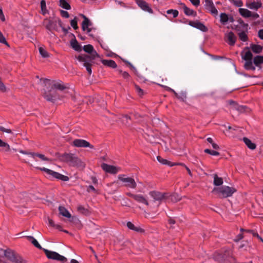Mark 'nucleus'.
Here are the masks:
<instances>
[{"mask_svg":"<svg viewBox=\"0 0 263 263\" xmlns=\"http://www.w3.org/2000/svg\"><path fill=\"white\" fill-rule=\"evenodd\" d=\"M253 66L258 68L259 69L263 68V56L257 55L253 60Z\"/></svg>","mask_w":263,"mask_h":263,"instance_id":"18","label":"nucleus"},{"mask_svg":"<svg viewBox=\"0 0 263 263\" xmlns=\"http://www.w3.org/2000/svg\"><path fill=\"white\" fill-rule=\"evenodd\" d=\"M0 43L4 44L7 46H9V45L7 42L5 36L3 35L2 32H0Z\"/></svg>","mask_w":263,"mask_h":263,"instance_id":"48","label":"nucleus"},{"mask_svg":"<svg viewBox=\"0 0 263 263\" xmlns=\"http://www.w3.org/2000/svg\"><path fill=\"white\" fill-rule=\"evenodd\" d=\"M241 58L245 61L244 67L248 70L254 71L255 70V66L253 64V55L249 48H246L241 53Z\"/></svg>","mask_w":263,"mask_h":263,"instance_id":"2","label":"nucleus"},{"mask_svg":"<svg viewBox=\"0 0 263 263\" xmlns=\"http://www.w3.org/2000/svg\"><path fill=\"white\" fill-rule=\"evenodd\" d=\"M213 183L216 186L221 185L223 183V179L222 178L218 177L217 175H214Z\"/></svg>","mask_w":263,"mask_h":263,"instance_id":"35","label":"nucleus"},{"mask_svg":"<svg viewBox=\"0 0 263 263\" xmlns=\"http://www.w3.org/2000/svg\"><path fill=\"white\" fill-rule=\"evenodd\" d=\"M19 152L23 154H25V155L30 156L31 157H32L34 159L35 161H37L35 159V157H38L41 159H42V160H44V161H49V159L46 157L45 156V155H44L43 154H37V153H29V152H27L26 151H24L23 150H20Z\"/></svg>","mask_w":263,"mask_h":263,"instance_id":"15","label":"nucleus"},{"mask_svg":"<svg viewBox=\"0 0 263 263\" xmlns=\"http://www.w3.org/2000/svg\"><path fill=\"white\" fill-rule=\"evenodd\" d=\"M52 88L59 89L64 90L66 88V87L63 84L61 81L54 82L52 85Z\"/></svg>","mask_w":263,"mask_h":263,"instance_id":"28","label":"nucleus"},{"mask_svg":"<svg viewBox=\"0 0 263 263\" xmlns=\"http://www.w3.org/2000/svg\"><path fill=\"white\" fill-rule=\"evenodd\" d=\"M204 152L205 153H207V154H209L210 155H211L212 156H218L219 155V153L217 152V151H213V150H210L209 149H205L204 150Z\"/></svg>","mask_w":263,"mask_h":263,"instance_id":"46","label":"nucleus"},{"mask_svg":"<svg viewBox=\"0 0 263 263\" xmlns=\"http://www.w3.org/2000/svg\"><path fill=\"white\" fill-rule=\"evenodd\" d=\"M74 155L71 154H65L62 156V159L64 161L69 163L70 164L73 159Z\"/></svg>","mask_w":263,"mask_h":263,"instance_id":"29","label":"nucleus"},{"mask_svg":"<svg viewBox=\"0 0 263 263\" xmlns=\"http://www.w3.org/2000/svg\"><path fill=\"white\" fill-rule=\"evenodd\" d=\"M189 25L204 32L208 30L207 28L202 23L198 21H191L189 23Z\"/></svg>","mask_w":263,"mask_h":263,"instance_id":"19","label":"nucleus"},{"mask_svg":"<svg viewBox=\"0 0 263 263\" xmlns=\"http://www.w3.org/2000/svg\"><path fill=\"white\" fill-rule=\"evenodd\" d=\"M157 160L162 164L168 165L170 166H173L174 164H172V163L170 161H168L167 160L163 159L160 156L157 157Z\"/></svg>","mask_w":263,"mask_h":263,"instance_id":"38","label":"nucleus"},{"mask_svg":"<svg viewBox=\"0 0 263 263\" xmlns=\"http://www.w3.org/2000/svg\"><path fill=\"white\" fill-rule=\"evenodd\" d=\"M77 60L83 63V65L86 67L88 73L91 74V64L90 62L91 61V57L89 55L82 54L79 55L76 58Z\"/></svg>","mask_w":263,"mask_h":263,"instance_id":"7","label":"nucleus"},{"mask_svg":"<svg viewBox=\"0 0 263 263\" xmlns=\"http://www.w3.org/2000/svg\"><path fill=\"white\" fill-rule=\"evenodd\" d=\"M243 141L246 145L251 149H254L256 148L255 143H252L251 141L247 138H243Z\"/></svg>","mask_w":263,"mask_h":263,"instance_id":"30","label":"nucleus"},{"mask_svg":"<svg viewBox=\"0 0 263 263\" xmlns=\"http://www.w3.org/2000/svg\"><path fill=\"white\" fill-rule=\"evenodd\" d=\"M71 46L76 51H80L81 50V47L76 40L71 42Z\"/></svg>","mask_w":263,"mask_h":263,"instance_id":"40","label":"nucleus"},{"mask_svg":"<svg viewBox=\"0 0 263 263\" xmlns=\"http://www.w3.org/2000/svg\"><path fill=\"white\" fill-rule=\"evenodd\" d=\"M44 98L47 100V101H51V102H53L55 100H57V99H59V98L58 97H57L54 94H47V93H45L44 95Z\"/></svg>","mask_w":263,"mask_h":263,"instance_id":"33","label":"nucleus"},{"mask_svg":"<svg viewBox=\"0 0 263 263\" xmlns=\"http://www.w3.org/2000/svg\"><path fill=\"white\" fill-rule=\"evenodd\" d=\"M26 238L28 241L31 242L32 245H33L37 248L43 250L44 248H42L41 246L39 244L36 239H35L33 237L31 236H26Z\"/></svg>","mask_w":263,"mask_h":263,"instance_id":"23","label":"nucleus"},{"mask_svg":"<svg viewBox=\"0 0 263 263\" xmlns=\"http://www.w3.org/2000/svg\"><path fill=\"white\" fill-rule=\"evenodd\" d=\"M70 165L76 166H84V163L78 158L76 157L75 156L73 157V160H72Z\"/></svg>","mask_w":263,"mask_h":263,"instance_id":"26","label":"nucleus"},{"mask_svg":"<svg viewBox=\"0 0 263 263\" xmlns=\"http://www.w3.org/2000/svg\"><path fill=\"white\" fill-rule=\"evenodd\" d=\"M3 255H5V250H4L0 248V257Z\"/></svg>","mask_w":263,"mask_h":263,"instance_id":"64","label":"nucleus"},{"mask_svg":"<svg viewBox=\"0 0 263 263\" xmlns=\"http://www.w3.org/2000/svg\"><path fill=\"white\" fill-rule=\"evenodd\" d=\"M72 145L77 147H89L93 148V146L91 145L88 141L84 139H77L74 140L72 143Z\"/></svg>","mask_w":263,"mask_h":263,"instance_id":"11","label":"nucleus"},{"mask_svg":"<svg viewBox=\"0 0 263 263\" xmlns=\"http://www.w3.org/2000/svg\"><path fill=\"white\" fill-rule=\"evenodd\" d=\"M252 51L255 53H260L262 50V47L259 45L252 44L250 46Z\"/></svg>","mask_w":263,"mask_h":263,"instance_id":"27","label":"nucleus"},{"mask_svg":"<svg viewBox=\"0 0 263 263\" xmlns=\"http://www.w3.org/2000/svg\"><path fill=\"white\" fill-rule=\"evenodd\" d=\"M236 190L234 187L229 186H222L221 187H214L212 192L218 195L221 198H227L231 196L235 192Z\"/></svg>","mask_w":263,"mask_h":263,"instance_id":"1","label":"nucleus"},{"mask_svg":"<svg viewBox=\"0 0 263 263\" xmlns=\"http://www.w3.org/2000/svg\"><path fill=\"white\" fill-rule=\"evenodd\" d=\"M43 251L48 259L59 260L62 262H65L67 260L64 256L55 252L49 251L46 249H43Z\"/></svg>","mask_w":263,"mask_h":263,"instance_id":"8","label":"nucleus"},{"mask_svg":"<svg viewBox=\"0 0 263 263\" xmlns=\"http://www.w3.org/2000/svg\"><path fill=\"white\" fill-rule=\"evenodd\" d=\"M258 36L261 40H263V29L258 31Z\"/></svg>","mask_w":263,"mask_h":263,"instance_id":"56","label":"nucleus"},{"mask_svg":"<svg viewBox=\"0 0 263 263\" xmlns=\"http://www.w3.org/2000/svg\"><path fill=\"white\" fill-rule=\"evenodd\" d=\"M149 195L154 200L159 201H161L168 197V193H161L158 191L151 192Z\"/></svg>","mask_w":263,"mask_h":263,"instance_id":"10","label":"nucleus"},{"mask_svg":"<svg viewBox=\"0 0 263 263\" xmlns=\"http://www.w3.org/2000/svg\"><path fill=\"white\" fill-rule=\"evenodd\" d=\"M118 179L123 183V186L126 188L135 189L137 187V182L135 179L130 177H128L125 175H119L118 176Z\"/></svg>","mask_w":263,"mask_h":263,"instance_id":"4","label":"nucleus"},{"mask_svg":"<svg viewBox=\"0 0 263 263\" xmlns=\"http://www.w3.org/2000/svg\"><path fill=\"white\" fill-rule=\"evenodd\" d=\"M191 3L195 6H198L200 4V0H189Z\"/></svg>","mask_w":263,"mask_h":263,"instance_id":"54","label":"nucleus"},{"mask_svg":"<svg viewBox=\"0 0 263 263\" xmlns=\"http://www.w3.org/2000/svg\"><path fill=\"white\" fill-rule=\"evenodd\" d=\"M101 167L105 172L112 174H116L120 171V167L106 163H103Z\"/></svg>","mask_w":263,"mask_h":263,"instance_id":"13","label":"nucleus"},{"mask_svg":"<svg viewBox=\"0 0 263 263\" xmlns=\"http://www.w3.org/2000/svg\"><path fill=\"white\" fill-rule=\"evenodd\" d=\"M204 6L205 9L214 16L218 15V11L215 8L212 0H205Z\"/></svg>","mask_w":263,"mask_h":263,"instance_id":"9","label":"nucleus"},{"mask_svg":"<svg viewBox=\"0 0 263 263\" xmlns=\"http://www.w3.org/2000/svg\"><path fill=\"white\" fill-rule=\"evenodd\" d=\"M0 19L3 22H4L5 21V18L4 15L3 14V11L1 9H0Z\"/></svg>","mask_w":263,"mask_h":263,"instance_id":"57","label":"nucleus"},{"mask_svg":"<svg viewBox=\"0 0 263 263\" xmlns=\"http://www.w3.org/2000/svg\"><path fill=\"white\" fill-rule=\"evenodd\" d=\"M44 24L47 29L52 31L58 30V25L62 27V23L59 18L55 19L54 21L46 19L44 22Z\"/></svg>","mask_w":263,"mask_h":263,"instance_id":"5","label":"nucleus"},{"mask_svg":"<svg viewBox=\"0 0 263 263\" xmlns=\"http://www.w3.org/2000/svg\"><path fill=\"white\" fill-rule=\"evenodd\" d=\"M83 50L88 53L90 54L91 57V59H94L96 57L98 56L97 52L94 50L93 46L90 44L85 45L83 47Z\"/></svg>","mask_w":263,"mask_h":263,"instance_id":"17","label":"nucleus"},{"mask_svg":"<svg viewBox=\"0 0 263 263\" xmlns=\"http://www.w3.org/2000/svg\"><path fill=\"white\" fill-rule=\"evenodd\" d=\"M234 4L237 7H241L243 5V3L241 0H234Z\"/></svg>","mask_w":263,"mask_h":263,"instance_id":"50","label":"nucleus"},{"mask_svg":"<svg viewBox=\"0 0 263 263\" xmlns=\"http://www.w3.org/2000/svg\"><path fill=\"white\" fill-rule=\"evenodd\" d=\"M135 2L142 10L149 13H153V11L152 9L145 1L143 0H135Z\"/></svg>","mask_w":263,"mask_h":263,"instance_id":"14","label":"nucleus"},{"mask_svg":"<svg viewBox=\"0 0 263 263\" xmlns=\"http://www.w3.org/2000/svg\"><path fill=\"white\" fill-rule=\"evenodd\" d=\"M70 25L71 27L73 28L74 29L76 30L78 29V27L77 25V20L76 17H75L73 20H72L71 21Z\"/></svg>","mask_w":263,"mask_h":263,"instance_id":"47","label":"nucleus"},{"mask_svg":"<svg viewBox=\"0 0 263 263\" xmlns=\"http://www.w3.org/2000/svg\"><path fill=\"white\" fill-rule=\"evenodd\" d=\"M54 228L59 230V231H62L61 226L59 224H55Z\"/></svg>","mask_w":263,"mask_h":263,"instance_id":"62","label":"nucleus"},{"mask_svg":"<svg viewBox=\"0 0 263 263\" xmlns=\"http://www.w3.org/2000/svg\"><path fill=\"white\" fill-rule=\"evenodd\" d=\"M48 224L51 227H54V226H55V223L54 222H53V221L50 219V218H48Z\"/></svg>","mask_w":263,"mask_h":263,"instance_id":"59","label":"nucleus"},{"mask_svg":"<svg viewBox=\"0 0 263 263\" xmlns=\"http://www.w3.org/2000/svg\"><path fill=\"white\" fill-rule=\"evenodd\" d=\"M37 168L41 171H44L47 174L49 175L52 178H56L64 181H67L69 180V177L68 176L63 175L51 170L46 168L45 167H39Z\"/></svg>","mask_w":263,"mask_h":263,"instance_id":"6","label":"nucleus"},{"mask_svg":"<svg viewBox=\"0 0 263 263\" xmlns=\"http://www.w3.org/2000/svg\"><path fill=\"white\" fill-rule=\"evenodd\" d=\"M181 165H183L185 167V168H186V170H187L189 174L190 175V176H192V173H191V170L189 169V167H187L186 165H185L184 164H181Z\"/></svg>","mask_w":263,"mask_h":263,"instance_id":"63","label":"nucleus"},{"mask_svg":"<svg viewBox=\"0 0 263 263\" xmlns=\"http://www.w3.org/2000/svg\"><path fill=\"white\" fill-rule=\"evenodd\" d=\"M233 22V18L232 17H229L228 15L225 13H221L220 15V21L222 24H226L228 21Z\"/></svg>","mask_w":263,"mask_h":263,"instance_id":"22","label":"nucleus"},{"mask_svg":"<svg viewBox=\"0 0 263 263\" xmlns=\"http://www.w3.org/2000/svg\"><path fill=\"white\" fill-rule=\"evenodd\" d=\"M251 17H252L254 19H256V18H258L259 17V15L257 13L252 12H251Z\"/></svg>","mask_w":263,"mask_h":263,"instance_id":"55","label":"nucleus"},{"mask_svg":"<svg viewBox=\"0 0 263 263\" xmlns=\"http://www.w3.org/2000/svg\"><path fill=\"white\" fill-rule=\"evenodd\" d=\"M39 52L40 54L43 57V58H47L49 57V55L47 51L43 47H40L39 48Z\"/></svg>","mask_w":263,"mask_h":263,"instance_id":"41","label":"nucleus"},{"mask_svg":"<svg viewBox=\"0 0 263 263\" xmlns=\"http://www.w3.org/2000/svg\"><path fill=\"white\" fill-rule=\"evenodd\" d=\"M127 226L129 229L134 230L135 231L139 232H143L142 229H141V228L135 226V225L131 222H128L127 223Z\"/></svg>","mask_w":263,"mask_h":263,"instance_id":"34","label":"nucleus"},{"mask_svg":"<svg viewBox=\"0 0 263 263\" xmlns=\"http://www.w3.org/2000/svg\"><path fill=\"white\" fill-rule=\"evenodd\" d=\"M242 238H243L242 234H240L236 236V238L235 239V241H238L239 240H241Z\"/></svg>","mask_w":263,"mask_h":263,"instance_id":"58","label":"nucleus"},{"mask_svg":"<svg viewBox=\"0 0 263 263\" xmlns=\"http://www.w3.org/2000/svg\"><path fill=\"white\" fill-rule=\"evenodd\" d=\"M87 191L88 192H90V191H93V192H95L96 191V190L95 189V187L92 186V185H89L88 188H87Z\"/></svg>","mask_w":263,"mask_h":263,"instance_id":"61","label":"nucleus"},{"mask_svg":"<svg viewBox=\"0 0 263 263\" xmlns=\"http://www.w3.org/2000/svg\"><path fill=\"white\" fill-rule=\"evenodd\" d=\"M60 13H61V16L63 17L68 18L69 16V13L66 11L61 10Z\"/></svg>","mask_w":263,"mask_h":263,"instance_id":"51","label":"nucleus"},{"mask_svg":"<svg viewBox=\"0 0 263 263\" xmlns=\"http://www.w3.org/2000/svg\"><path fill=\"white\" fill-rule=\"evenodd\" d=\"M226 41L231 46H233L236 40V36L234 33L232 32H229L225 34Z\"/></svg>","mask_w":263,"mask_h":263,"instance_id":"16","label":"nucleus"},{"mask_svg":"<svg viewBox=\"0 0 263 263\" xmlns=\"http://www.w3.org/2000/svg\"><path fill=\"white\" fill-rule=\"evenodd\" d=\"M5 257L7 261L5 263H27L22 257L10 249L5 250Z\"/></svg>","mask_w":263,"mask_h":263,"instance_id":"3","label":"nucleus"},{"mask_svg":"<svg viewBox=\"0 0 263 263\" xmlns=\"http://www.w3.org/2000/svg\"><path fill=\"white\" fill-rule=\"evenodd\" d=\"M135 88L139 96H142L143 95V90L138 86L135 85Z\"/></svg>","mask_w":263,"mask_h":263,"instance_id":"52","label":"nucleus"},{"mask_svg":"<svg viewBox=\"0 0 263 263\" xmlns=\"http://www.w3.org/2000/svg\"><path fill=\"white\" fill-rule=\"evenodd\" d=\"M84 21L82 23V29L84 31H86L87 32L89 33L91 31V29L89 27L91 26V23L89 20L84 15H83Z\"/></svg>","mask_w":263,"mask_h":263,"instance_id":"20","label":"nucleus"},{"mask_svg":"<svg viewBox=\"0 0 263 263\" xmlns=\"http://www.w3.org/2000/svg\"><path fill=\"white\" fill-rule=\"evenodd\" d=\"M248 232L251 233L253 236L257 237L258 239H259L263 242V239L257 233L254 232L251 230L248 231Z\"/></svg>","mask_w":263,"mask_h":263,"instance_id":"49","label":"nucleus"},{"mask_svg":"<svg viewBox=\"0 0 263 263\" xmlns=\"http://www.w3.org/2000/svg\"><path fill=\"white\" fill-rule=\"evenodd\" d=\"M238 11L239 13L242 17L245 18L251 17V11L250 10L245 8H239Z\"/></svg>","mask_w":263,"mask_h":263,"instance_id":"24","label":"nucleus"},{"mask_svg":"<svg viewBox=\"0 0 263 263\" xmlns=\"http://www.w3.org/2000/svg\"><path fill=\"white\" fill-rule=\"evenodd\" d=\"M126 195L133 198L138 202L143 203L146 205L149 204L147 199L141 194H134L130 192H128L126 193Z\"/></svg>","mask_w":263,"mask_h":263,"instance_id":"12","label":"nucleus"},{"mask_svg":"<svg viewBox=\"0 0 263 263\" xmlns=\"http://www.w3.org/2000/svg\"><path fill=\"white\" fill-rule=\"evenodd\" d=\"M262 6V4L260 1L247 3L246 6L250 9L257 10Z\"/></svg>","mask_w":263,"mask_h":263,"instance_id":"21","label":"nucleus"},{"mask_svg":"<svg viewBox=\"0 0 263 263\" xmlns=\"http://www.w3.org/2000/svg\"><path fill=\"white\" fill-rule=\"evenodd\" d=\"M77 210L79 213L82 214L86 215L89 214L88 210L82 205H78L77 206Z\"/></svg>","mask_w":263,"mask_h":263,"instance_id":"37","label":"nucleus"},{"mask_svg":"<svg viewBox=\"0 0 263 263\" xmlns=\"http://www.w3.org/2000/svg\"><path fill=\"white\" fill-rule=\"evenodd\" d=\"M118 71L124 79L126 80H128L129 79L130 75L128 72L126 71H122L121 70H118Z\"/></svg>","mask_w":263,"mask_h":263,"instance_id":"45","label":"nucleus"},{"mask_svg":"<svg viewBox=\"0 0 263 263\" xmlns=\"http://www.w3.org/2000/svg\"><path fill=\"white\" fill-rule=\"evenodd\" d=\"M223 257L221 256V255L218 254L217 255L215 256V259L217 261H223Z\"/></svg>","mask_w":263,"mask_h":263,"instance_id":"53","label":"nucleus"},{"mask_svg":"<svg viewBox=\"0 0 263 263\" xmlns=\"http://www.w3.org/2000/svg\"><path fill=\"white\" fill-rule=\"evenodd\" d=\"M240 40L243 42H246L248 40V36L246 32H241L238 34Z\"/></svg>","mask_w":263,"mask_h":263,"instance_id":"42","label":"nucleus"},{"mask_svg":"<svg viewBox=\"0 0 263 263\" xmlns=\"http://www.w3.org/2000/svg\"><path fill=\"white\" fill-rule=\"evenodd\" d=\"M60 6L66 10L70 9V5L65 0H60Z\"/></svg>","mask_w":263,"mask_h":263,"instance_id":"39","label":"nucleus"},{"mask_svg":"<svg viewBox=\"0 0 263 263\" xmlns=\"http://www.w3.org/2000/svg\"><path fill=\"white\" fill-rule=\"evenodd\" d=\"M102 63L105 66H107L109 67L115 68L117 67L116 62L111 60H102Z\"/></svg>","mask_w":263,"mask_h":263,"instance_id":"25","label":"nucleus"},{"mask_svg":"<svg viewBox=\"0 0 263 263\" xmlns=\"http://www.w3.org/2000/svg\"><path fill=\"white\" fill-rule=\"evenodd\" d=\"M0 147L5 148L6 151H8L10 149L9 145L8 143L4 142L1 139H0Z\"/></svg>","mask_w":263,"mask_h":263,"instance_id":"44","label":"nucleus"},{"mask_svg":"<svg viewBox=\"0 0 263 263\" xmlns=\"http://www.w3.org/2000/svg\"><path fill=\"white\" fill-rule=\"evenodd\" d=\"M59 210L60 214L62 216L67 218H70L71 217V215L69 212L64 207L61 206H59Z\"/></svg>","mask_w":263,"mask_h":263,"instance_id":"31","label":"nucleus"},{"mask_svg":"<svg viewBox=\"0 0 263 263\" xmlns=\"http://www.w3.org/2000/svg\"><path fill=\"white\" fill-rule=\"evenodd\" d=\"M183 9L184 13L186 15L191 16V15H195L196 14V12H195L193 10L187 8L185 5H183Z\"/></svg>","mask_w":263,"mask_h":263,"instance_id":"32","label":"nucleus"},{"mask_svg":"<svg viewBox=\"0 0 263 263\" xmlns=\"http://www.w3.org/2000/svg\"><path fill=\"white\" fill-rule=\"evenodd\" d=\"M212 147L215 149H219V146L215 143L213 142L212 144Z\"/></svg>","mask_w":263,"mask_h":263,"instance_id":"60","label":"nucleus"},{"mask_svg":"<svg viewBox=\"0 0 263 263\" xmlns=\"http://www.w3.org/2000/svg\"><path fill=\"white\" fill-rule=\"evenodd\" d=\"M167 14H172L174 18L176 17L178 15V11L176 10L170 9L166 11Z\"/></svg>","mask_w":263,"mask_h":263,"instance_id":"43","label":"nucleus"},{"mask_svg":"<svg viewBox=\"0 0 263 263\" xmlns=\"http://www.w3.org/2000/svg\"><path fill=\"white\" fill-rule=\"evenodd\" d=\"M41 13L43 15H45L48 13V11L46 8V2L45 0H42L41 1Z\"/></svg>","mask_w":263,"mask_h":263,"instance_id":"36","label":"nucleus"}]
</instances>
